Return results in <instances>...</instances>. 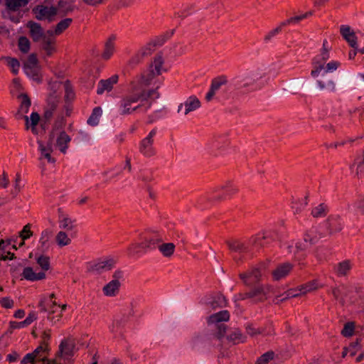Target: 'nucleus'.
<instances>
[{
	"label": "nucleus",
	"instance_id": "1",
	"mask_svg": "<svg viewBox=\"0 0 364 364\" xmlns=\"http://www.w3.org/2000/svg\"><path fill=\"white\" fill-rule=\"evenodd\" d=\"M136 90L132 86V92L122 97L119 104V113L121 115H128L141 107V105L132 107V105L140 100V96L136 95Z\"/></svg>",
	"mask_w": 364,
	"mask_h": 364
},
{
	"label": "nucleus",
	"instance_id": "2",
	"mask_svg": "<svg viewBox=\"0 0 364 364\" xmlns=\"http://www.w3.org/2000/svg\"><path fill=\"white\" fill-rule=\"evenodd\" d=\"M271 289V286L268 284H257L254 286L250 291L239 294L237 299H254L255 302H262L267 299V294L270 291Z\"/></svg>",
	"mask_w": 364,
	"mask_h": 364
},
{
	"label": "nucleus",
	"instance_id": "3",
	"mask_svg": "<svg viewBox=\"0 0 364 364\" xmlns=\"http://www.w3.org/2000/svg\"><path fill=\"white\" fill-rule=\"evenodd\" d=\"M157 134V129L154 128L139 143V151L144 157L150 158L155 156L156 151L154 146V137Z\"/></svg>",
	"mask_w": 364,
	"mask_h": 364
},
{
	"label": "nucleus",
	"instance_id": "4",
	"mask_svg": "<svg viewBox=\"0 0 364 364\" xmlns=\"http://www.w3.org/2000/svg\"><path fill=\"white\" fill-rule=\"evenodd\" d=\"M262 77L258 70H250L244 74L240 80L235 85L236 89L247 88L254 85Z\"/></svg>",
	"mask_w": 364,
	"mask_h": 364
},
{
	"label": "nucleus",
	"instance_id": "5",
	"mask_svg": "<svg viewBox=\"0 0 364 364\" xmlns=\"http://www.w3.org/2000/svg\"><path fill=\"white\" fill-rule=\"evenodd\" d=\"M239 277L245 286L250 287L258 284L261 279L262 274L258 267H252L247 272L240 273Z\"/></svg>",
	"mask_w": 364,
	"mask_h": 364
},
{
	"label": "nucleus",
	"instance_id": "6",
	"mask_svg": "<svg viewBox=\"0 0 364 364\" xmlns=\"http://www.w3.org/2000/svg\"><path fill=\"white\" fill-rule=\"evenodd\" d=\"M33 12L38 20L42 21L47 18L51 21L52 17L57 14V9L53 6L48 7L46 6L39 5L33 9Z\"/></svg>",
	"mask_w": 364,
	"mask_h": 364
},
{
	"label": "nucleus",
	"instance_id": "7",
	"mask_svg": "<svg viewBox=\"0 0 364 364\" xmlns=\"http://www.w3.org/2000/svg\"><path fill=\"white\" fill-rule=\"evenodd\" d=\"M75 350V341L73 338H68L63 340L59 346L58 356L70 358L73 355Z\"/></svg>",
	"mask_w": 364,
	"mask_h": 364
},
{
	"label": "nucleus",
	"instance_id": "8",
	"mask_svg": "<svg viewBox=\"0 0 364 364\" xmlns=\"http://www.w3.org/2000/svg\"><path fill=\"white\" fill-rule=\"evenodd\" d=\"M200 107V102L199 99L195 96L191 95L188 97L183 103H181L178 107V112H181L184 107V115L188 114L190 112L198 109Z\"/></svg>",
	"mask_w": 364,
	"mask_h": 364
},
{
	"label": "nucleus",
	"instance_id": "9",
	"mask_svg": "<svg viewBox=\"0 0 364 364\" xmlns=\"http://www.w3.org/2000/svg\"><path fill=\"white\" fill-rule=\"evenodd\" d=\"M346 290V287L344 284H342L339 287H334L331 289V294H333L334 299L338 301L341 306H345L347 304L350 305H357L355 301L350 298L348 300L346 299V292H343ZM358 306H361V304H358Z\"/></svg>",
	"mask_w": 364,
	"mask_h": 364
},
{
	"label": "nucleus",
	"instance_id": "10",
	"mask_svg": "<svg viewBox=\"0 0 364 364\" xmlns=\"http://www.w3.org/2000/svg\"><path fill=\"white\" fill-rule=\"evenodd\" d=\"M273 240V236L270 232H262V235L259 234L253 235L248 240L249 245L252 249V253L254 251H259L264 246L263 240Z\"/></svg>",
	"mask_w": 364,
	"mask_h": 364
},
{
	"label": "nucleus",
	"instance_id": "11",
	"mask_svg": "<svg viewBox=\"0 0 364 364\" xmlns=\"http://www.w3.org/2000/svg\"><path fill=\"white\" fill-rule=\"evenodd\" d=\"M115 261L113 259H107L95 262L90 266L88 271L95 274H102L113 268Z\"/></svg>",
	"mask_w": 364,
	"mask_h": 364
},
{
	"label": "nucleus",
	"instance_id": "12",
	"mask_svg": "<svg viewBox=\"0 0 364 364\" xmlns=\"http://www.w3.org/2000/svg\"><path fill=\"white\" fill-rule=\"evenodd\" d=\"M226 244L230 251L238 253H252V249L249 245V241L246 244L238 239L227 240Z\"/></svg>",
	"mask_w": 364,
	"mask_h": 364
},
{
	"label": "nucleus",
	"instance_id": "13",
	"mask_svg": "<svg viewBox=\"0 0 364 364\" xmlns=\"http://www.w3.org/2000/svg\"><path fill=\"white\" fill-rule=\"evenodd\" d=\"M326 228L330 235L340 232L343 228L341 217L339 215L328 216L326 220Z\"/></svg>",
	"mask_w": 364,
	"mask_h": 364
},
{
	"label": "nucleus",
	"instance_id": "14",
	"mask_svg": "<svg viewBox=\"0 0 364 364\" xmlns=\"http://www.w3.org/2000/svg\"><path fill=\"white\" fill-rule=\"evenodd\" d=\"M353 264L350 259H344L333 267V272L338 277H347L353 268Z\"/></svg>",
	"mask_w": 364,
	"mask_h": 364
},
{
	"label": "nucleus",
	"instance_id": "15",
	"mask_svg": "<svg viewBox=\"0 0 364 364\" xmlns=\"http://www.w3.org/2000/svg\"><path fill=\"white\" fill-rule=\"evenodd\" d=\"M17 98L20 100L21 103L19 108L16 114L17 119H23V116H26L29 108L31 105V101L27 94L21 93L17 96Z\"/></svg>",
	"mask_w": 364,
	"mask_h": 364
},
{
	"label": "nucleus",
	"instance_id": "16",
	"mask_svg": "<svg viewBox=\"0 0 364 364\" xmlns=\"http://www.w3.org/2000/svg\"><path fill=\"white\" fill-rule=\"evenodd\" d=\"M118 79V75H114L108 79L100 80L97 84V94L102 95L105 92H110L114 85L117 83Z\"/></svg>",
	"mask_w": 364,
	"mask_h": 364
},
{
	"label": "nucleus",
	"instance_id": "17",
	"mask_svg": "<svg viewBox=\"0 0 364 364\" xmlns=\"http://www.w3.org/2000/svg\"><path fill=\"white\" fill-rule=\"evenodd\" d=\"M26 27L29 28L30 36L34 42H38L46 37L43 29L38 23L30 21L27 23Z\"/></svg>",
	"mask_w": 364,
	"mask_h": 364
},
{
	"label": "nucleus",
	"instance_id": "18",
	"mask_svg": "<svg viewBox=\"0 0 364 364\" xmlns=\"http://www.w3.org/2000/svg\"><path fill=\"white\" fill-rule=\"evenodd\" d=\"M340 33L350 47L357 48V36L349 26L342 25L340 27Z\"/></svg>",
	"mask_w": 364,
	"mask_h": 364
},
{
	"label": "nucleus",
	"instance_id": "19",
	"mask_svg": "<svg viewBox=\"0 0 364 364\" xmlns=\"http://www.w3.org/2000/svg\"><path fill=\"white\" fill-rule=\"evenodd\" d=\"M293 264L289 262H285L279 264L272 272V277L275 281H279L286 277L293 269Z\"/></svg>",
	"mask_w": 364,
	"mask_h": 364
},
{
	"label": "nucleus",
	"instance_id": "20",
	"mask_svg": "<svg viewBox=\"0 0 364 364\" xmlns=\"http://www.w3.org/2000/svg\"><path fill=\"white\" fill-rule=\"evenodd\" d=\"M55 136V146L58 147L62 153L65 154L68 148V144L71 141L70 136L65 131H60L56 133Z\"/></svg>",
	"mask_w": 364,
	"mask_h": 364
},
{
	"label": "nucleus",
	"instance_id": "21",
	"mask_svg": "<svg viewBox=\"0 0 364 364\" xmlns=\"http://www.w3.org/2000/svg\"><path fill=\"white\" fill-rule=\"evenodd\" d=\"M58 223L60 228L66 230H73L75 220H72L68 214L65 213L61 208L58 209Z\"/></svg>",
	"mask_w": 364,
	"mask_h": 364
},
{
	"label": "nucleus",
	"instance_id": "22",
	"mask_svg": "<svg viewBox=\"0 0 364 364\" xmlns=\"http://www.w3.org/2000/svg\"><path fill=\"white\" fill-rule=\"evenodd\" d=\"M23 119L25 120L26 129H31V132L33 134L37 135L38 134V129L36 126L38 125L40 121V115L36 112H33L31 114L30 118L28 116H23Z\"/></svg>",
	"mask_w": 364,
	"mask_h": 364
},
{
	"label": "nucleus",
	"instance_id": "23",
	"mask_svg": "<svg viewBox=\"0 0 364 364\" xmlns=\"http://www.w3.org/2000/svg\"><path fill=\"white\" fill-rule=\"evenodd\" d=\"M53 236V231L49 229H46L41 232L39 240L40 246L38 250L41 252H46L50 247V240Z\"/></svg>",
	"mask_w": 364,
	"mask_h": 364
},
{
	"label": "nucleus",
	"instance_id": "24",
	"mask_svg": "<svg viewBox=\"0 0 364 364\" xmlns=\"http://www.w3.org/2000/svg\"><path fill=\"white\" fill-rule=\"evenodd\" d=\"M323 235L316 228H311L304 234V240L306 243H309L313 245L318 242V241L323 237Z\"/></svg>",
	"mask_w": 364,
	"mask_h": 364
},
{
	"label": "nucleus",
	"instance_id": "25",
	"mask_svg": "<svg viewBox=\"0 0 364 364\" xmlns=\"http://www.w3.org/2000/svg\"><path fill=\"white\" fill-rule=\"evenodd\" d=\"M116 38L117 36L114 34H112L105 43V48L102 55L103 59L108 60L113 55L115 48L114 41Z\"/></svg>",
	"mask_w": 364,
	"mask_h": 364
},
{
	"label": "nucleus",
	"instance_id": "26",
	"mask_svg": "<svg viewBox=\"0 0 364 364\" xmlns=\"http://www.w3.org/2000/svg\"><path fill=\"white\" fill-rule=\"evenodd\" d=\"M23 277L28 281H38L46 278V274L43 272L36 273L32 267H25L22 272Z\"/></svg>",
	"mask_w": 364,
	"mask_h": 364
},
{
	"label": "nucleus",
	"instance_id": "27",
	"mask_svg": "<svg viewBox=\"0 0 364 364\" xmlns=\"http://www.w3.org/2000/svg\"><path fill=\"white\" fill-rule=\"evenodd\" d=\"M164 63V60L162 53H158L154 58V60L151 63L149 68H152V70L155 73V74L160 75H161L163 70L166 71V70L163 68Z\"/></svg>",
	"mask_w": 364,
	"mask_h": 364
},
{
	"label": "nucleus",
	"instance_id": "28",
	"mask_svg": "<svg viewBox=\"0 0 364 364\" xmlns=\"http://www.w3.org/2000/svg\"><path fill=\"white\" fill-rule=\"evenodd\" d=\"M132 86L134 87L136 91L135 92L136 95L140 96V100H147L149 98L154 97L155 99L159 98V94L156 90H141L134 82H132Z\"/></svg>",
	"mask_w": 364,
	"mask_h": 364
},
{
	"label": "nucleus",
	"instance_id": "29",
	"mask_svg": "<svg viewBox=\"0 0 364 364\" xmlns=\"http://www.w3.org/2000/svg\"><path fill=\"white\" fill-rule=\"evenodd\" d=\"M120 282L116 279H112L103 287V293L107 296H114L119 290Z\"/></svg>",
	"mask_w": 364,
	"mask_h": 364
},
{
	"label": "nucleus",
	"instance_id": "30",
	"mask_svg": "<svg viewBox=\"0 0 364 364\" xmlns=\"http://www.w3.org/2000/svg\"><path fill=\"white\" fill-rule=\"evenodd\" d=\"M29 0H4L6 9L11 11H18L21 8L26 6Z\"/></svg>",
	"mask_w": 364,
	"mask_h": 364
},
{
	"label": "nucleus",
	"instance_id": "31",
	"mask_svg": "<svg viewBox=\"0 0 364 364\" xmlns=\"http://www.w3.org/2000/svg\"><path fill=\"white\" fill-rule=\"evenodd\" d=\"M36 318L37 317L36 314L34 312H31L24 321H21V322L11 321L10 328L12 331L16 328L25 327L30 325Z\"/></svg>",
	"mask_w": 364,
	"mask_h": 364
},
{
	"label": "nucleus",
	"instance_id": "32",
	"mask_svg": "<svg viewBox=\"0 0 364 364\" xmlns=\"http://www.w3.org/2000/svg\"><path fill=\"white\" fill-rule=\"evenodd\" d=\"M230 315L228 311H221L209 316L208 322L209 324L219 323L229 319Z\"/></svg>",
	"mask_w": 364,
	"mask_h": 364
},
{
	"label": "nucleus",
	"instance_id": "33",
	"mask_svg": "<svg viewBox=\"0 0 364 364\" xmlns=\"http://www.w3.org/2000/svg\"><path fill=\"white\" fill-rule=\"evenodd\" d=\"M54 141V135L48 134V139L46 145H44L41 141H38V149L41 153V156H43L44 154L48 153H52L53 151V146Z\"/></svg>",
	"mask_w": 364,
	"mask_h": 364
},
{
	"label": "nucleus",
	"instance_id": "34",
	"mask_svg": "<svg viewBox=\"0 0 364 364\" xmlns=\"http://www.w3.org/2000/svg\"><path fill=\"white\" fill-rule=\"evenodd\" d=\"M328 212V206L327 204L322 203L314 207L311 210V215L314 218H324Z\"/></svg>",
	"mask_w": 364,
	"mask_h": 364
},
{
	"label": "nucleus",
	"instance_id": "35",
	"mask_svg": "<svg viewBox=\"0 0 364 364\" xmlns=\"http://www.w3.org/2000/svg\"><path fill=\"white\" fill-rule=\"evenodd\" d=\"M160 252L166 257H171L175 251V245L172 242L161 243L158 247Z\"/></svg>",
	"mask_w": 364,
	"mask_h": 364
},
{
	"label": "nucleus",
	"instance_id": "36",
	"mask_svg": "<svg viewBox=\"0 0 364 364\" xmlns=\"http://www.w3.org/2000/svg\"><path fill=\"white\" fill-rule=\"evenodd\" d=\"M48 350V347L40 344V346L37 347L32 353L36 358V361H42L43 363H45L46 360V355H45V354L47 353Z\"/></svg>",
	"mask_w": 364,
	"mask_h": 364
},
{
	"label": "nucleus",
	"instance_id": "37",
	"mask_svg": "<svg viewBox=\"0 0 364 364\" xmlns=\"http://www.w3.org/2000/svg\"><path fill=\"white\" fill-rule=\"evenodd\" d=\"M157 76L158 75L152 70V68H149L146 73L141 74L139 83L141 85H149Z\"/></svg>",
	"mask_w": 364,
	"mask_h": 364
},
{
	"label": "nucleus",
	"instance_id": "38",
	"mask_svg": "<svg viewBox=\"0 0 364 364\" xmlns=\"http://www.w3.org/2000/svg\"><path fill=\"white\" fill-rule=\"evenodd\" d=\"M360 349V341L357 339L355 342L351 343L348 347H346L343 348V351L342 353V358H345L347 354L349 353L351 357H353L357 351Z\"/></svg>",
	"mask_w": 364,
	"mask_h": 364
},
{
	"label": "nucleus",
	"instance_id": "39",
	"mask_svg": "<svg viewBox=\"0 0 364 364\" xmlns=\"http://www.w3.org/2000/svg\"><path fill=\"white\" fill-rule=\"evenodd\" d=\"M65 125V119L64 118V116L60 115L58 117V118L55 119L51 132L49 133V134H53L54 139L55 138V134L59 132L60 131H63V128Z\"/></svg>",
	"mask_w": 364,
	"mask_h": 364
},
{
	"label": "nucleus",
	"instance_id": "40",
	"mask_svg": "<svg viewBox=\"0 0 364 364\" xmlns=\"http://www.w3.org/2000/svg\"><path fill=\"white\" fill-rule=\"evenodd\" d=\"M209 304L213 309L222 308L226 305V300L223 294H218L213 298L212 301L209 302Z\"/></svg>",
	"mask_w": 364,
	"mask_h": 364
},
{
	"label": "nucleus",
	"instance_id": "41",
	"mask_svg": "<svg viewBox=\"0 0 364 364\" xmlns=\"http://www.w3.org/2000/svg\"><path fill=\"white\" fill-rule=\"evenodd\" d=\"M102 110L100 107L94 108L92 114L87 119V124L91 126H96L100 122V117L102 115Z\"/></svg>",
	"mask_w": 364,
	"mask_h": 364
},
{
	"label": "nucleus",
	"instance_id": "42",
	"mask_svg": "<svg viewBox=\"0 0 364 364\" xmlns=\"http://www.w3.org/2000/svg\"><path fill=\"white\" fill-rule=\"evenodd\" d=\"M55 241L60 247L68 245L71 242V240L64 231H60L58 232L55 236Z\"/></svg>",
	"mask_w": 364,
	"mask_h": 364
},
{
	"label": "nucleus",
	"instance_id": "43",
	"mask_svg": "<svg viewBox=\"0 0 364 364\" xmlns=\"http://www.w3.org/2000/svg\"><path fill=\"white\" fill-rule=\"evenodd\" d=\"M26 74L30 77L33 80L38 83L41 82L42 79L39 75L38 68H23Z\"/></svg>",
	"mask_w": 364,
	"mask_h": 364
},
{
	"label": "nucleus",
	"instance_id": "44",
	"mask_svg": "<svg viewBox=\"0 0 364 364\" xmlns=\"http://www.w3.org/2000/svg\"><path fill=\"white\" fill-rule=\"evenodd\" d=\"M356 166V174L358 176H364V152L357 157L351 168Z\"/></svg>",
	"mask_w": 364,
	"mask_h": 364
},
{
	"label": "nucleus",
	"instance_id": "45",
	"mask_svg": "<svg viewBox=\"0 0 364 364\" xmlns=\"http://www.w3.org/2000/svg\"><path fill=\"white\" fill-rule=\"evenodd\" d=\"M1 60L6 61L8 65L11 68L12 73L16 75L20 68V63L16 58L11 57H1Z\"/></svg>",
	"mask_w": 364,
	"mask_h": 364
},
{
	"label": "nucleus",
	"instance_id": "46",
	"mask_svg": "<svg viewBox=\"0 0 364 364\" xmlns=\"http://www.w3.org/2000/svg\"><path fill=\"white\" fill-rule=\"evenodd\" d=\"M227 77L224 75H221L212 80L210 87L217 92L222 85L227 84Z\"/></svg>",
	"mask_w": 364,
	"mask_h": 364
},
{
	"label": "nucleus",
	"instance_id": "47",
	"mask_svg": "<svg viewBox=\"0 0 364 364\" xmlns=\"http://www.w3.org/2000/svg\"><path fill=\"white\" fill-rule=\"evenodd\" d=\"M72 18H68L60 21L55 27V34L59 35L64 31L72 23Z\"/></svg>",
	"mask_w": 364,
	"mask_h": 364
},
{
	"label": "nucleus",
	"instance_id": "48",
	"mask_svg": "<svg viewBox=\"0 0 364 364\" xmlns=\"http://www.w3.org/2000/svg\"><path fill=\"white\" fill-rule=\"evenodd\" d=\"M228 339L232 341L234 343H238L240 342H244L245 336L242 335L240 331L236 329L228 336Z\"/></svg>",
	"mask_w": 364,
	"mask_h": 364
},
{
	"label": "nucleus",
	"instance_id": "49",
	"mask_svg": "<svg viewBox=\"0 0 364 364\" xmlns=\"http://www.w3.org/2000/svg\"><path fill=\"white\" fill-rule=\"evenodd\" d=\"M174 30L166 32L164 34L157 37L154 41H151L154 46H162L168 39H169L173 34Z\"/></svg>",
	"mask_w": 364,
	"mask_h": 364
},
{
	"label": "nucleus",
	"instance_id": "50",
	"mask_svg": "<svg viewBox=\"0 0 364 364\" xmlns=\"http://www.w3.org/2000/svg\"><path fill=\"white\" fill-rule=\"evenodd\" d=\"M30 45H31L30 41L26 37L21 36L18 38V46L19 50L22 53H27L29 51Z\"/></svg>",
	"mask_w": 364,
	"mask_h": 364
},
{
	"label": "nucleus",
	"instance_id": "51",
	"mask_svg": "<svg viewBox=\"0 0 364 364\" xmlns=\"http://www.w3.org/2000/svg\"><path fill=\"white\" fill-rule=\"evenodd\" d=\"M218 189L225 191L227 193V194H229V195L234 194L235 193L237 192L236 187L235 186L233 183L230 181H226L223 185L220 186L218 188H215V190H214V191H217Z\"/></svg>",
	"mask_w": 364,
	"mask_h": 364
},
{
	"label": "nucleus",
	"instance_id": "52",
	"mask_svg": "<svg viewBox=\"0 0 364 364\" xmlns=\"http://www.w3.org/2000/svg\"><path fill=\"white\" fill-rule=\"evenodd\" d=\"M137 248H144V249L151 248V245L148 242V240L143 243L132 244L129 245L127 250L130 255H133V254L137 253V251H136Z\"/></svg>",
	"mask_w": 364,
	"mask_h": 364
},
{
	"label": "nucleus",
	"instance_id": "53",
	"mask_svg": "<svg viewBox=\"0 0 364 364\" xmlns=\"http://www.w3.org/2000/svg\"><path fill=\"white\" fill-rule=\"evenodd\" d=\"M285 26H282V22L279 23V25L276 27L275 28L269 31L264 37V41L265 43H269L272 41V39L275 37L277 35H278L282 30V28Z\"/></svg>",
	"mask_w": 364,
	"mask_h": 364
},
{
	"label": "nucleus",
	"instance_id": "54",
	"mask_svg": "<svg viewBox=\"0 0 364 364\" xmlns=\"http://www.w3.org/2000/svg\"><path fill=\"white\" fill-rule=\"evenodd\" d=\"M43 40V49L46 52L48 55H50L55 51L53 41L46 37H44Z\"/></svg>",
	"mask_w": 364,
	"mask_h": 364
},
{
	"label": "nucleus",
	"instance_id": "55",
	"mask_svg": "<svg viewBox=\"0 0 364 364\" xmlns=\"http://www.w3.org/2000/svg\"><path fill=\"white\" fill-rule=\"evenodd\" d=\"M155 49L154 44L151 41L143 46L138 52L142 56V58L150 55Z\"/></svg>",
	"mask_w": 364,
	"mask_h": 364
},
{
	"label": "nucleus",
	"instance_id": "56",
	"mask_svg": "<svg viewBox=\"0 0 364 364\" xmlns=\"http://www.w3.org/2000/svg\"><path fill=\"white\" fill-rule=\"evenodd\" d=\"M355 328V323L354 322H347L345 323L343 330L341 331V334L344 337H350L353 335Z\"/></svg>",
	"mask_w": 364,
	"mask_h": 364
},
{
	"label": "nucleus",
	"instance_id": "57",
	"mask_svg": "<svg viewBox=\"0 0 364 364\" xmlns=\"http://www.w3.org/2000/svg\"><path fill=\"white\" fill-rule=\"evenodd\" d=\"M60 100V95H49L47 107L55 110Z\"/></svg>",
	"mask_w": 364,
	"mask_h": 364
},
{
	"label": "nucleus",
	"instance_id": "58",
	"mask_svg": "<svg viewBox=\"0 0 364 364\" xmlns=\"http://www.w3.org/2000/svg\"><path fill=\"white\" fill-rule=\"evenodd\" d=\"M36 261L43 270L47 271L50 269V258L48 256L41 255Z\"/></svg>",
	"mask_w": 364,
	"mask_h": 364
},
{
	"label": "nucleus",
	"instance_id": "59",
	"mask_svg": "<svg viewBox=\"0 0 364 364\" xmlns=\"http://www.w3.org/2000/svg\"><path fill=\"white\" fill-rule=\"evenodd\" d=\"M31 225L30 223L26 224L19 233L20 237L22 240H26L33 236V232L31 230Z\"/></svg>",
	"mask_w": 364,
	"mask_h": 364
},
{
	"label": "nucleus",
	"instance_id": "60",
	"mask_svg": "<svg viewBox=\"0 0 364 364\" xmlns=\"http://www.w3.org/2000/svg\"><path fill=\"white\" fill-rule=\"evenodd\" d=\"M274 353L273 351H268L262 355L257 360L255 364H267L269 361L274 358Z\"/></svg>",
	"mask_w": 364,
	"mask_h": 364
},
{
	"label": "nucleus",
	"instance_id": "61",
	"mask_svg": "<svg viewBox=\"0 0 364 364\" xmlns=\"http://www.w3.org/2000/svg\"><path fill=\"white\" fill-rule=\"evenodd\" d=\"M340 65L341 63L338 61H331L328 63L326 67H324V70L323 73H321V75L323 76L326 73L335 71Z\"/></svg>",
	"mask_w": 364,
	"mask_h": 364
},
{
	"label": "nucleus",
	"instance_id": "62",
	"mask_svg": "<svg viewBox=\"0 0 364 364\" xmlns=\"http://www.w3.org/2000/svg\"><path fill=\"white\" fill-rule=\"evenodd\" d=\"M38 59L36 54H31L26 62L24 64L23 68H38Z\"/></svg>",
	"mask_w": 364,
	"mask_h": 364
},
{
	"label": "nucleus",
	"instance_id": "63",
	"mask_svg": "<svg viewBox=\"0 0 364 364\" xmlns=\"http://www.w3.org/2000/svg\"><path fill=\"white\" fill-rule=\"evenodd\" d=\"M317 85H318L320 90L327 88L331 92H334L336 90V84L333 80H328L326 85L323 81L317 80Z\"/></svg>",
	"mask_w": 364,
	"mask_h": 364
},
{
	"label": "nucleus",
	"instance_id": "64",
	"mask_svg": "<svg viewBox=\"0 0 364 364\" xmlns=\"http://www.w3.org/2000/svg\"><path fill=\"white\" fill-rule=\"evenodd\" d=\"M316 289L317 284L316 281H312L304 285L301 286L299 288V291H302L303 294H305Z\"/></svg>",
	"mask_w": 364,
	"mask_h": 364
}]
</instances>
